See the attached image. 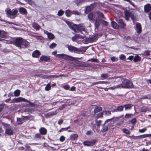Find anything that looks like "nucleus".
Here are the masks:
<instances>
[{
  "label": "nucleus",
  "mask_w": 151,
  "mask_h": 151,
  "mask_svg": "<svg viewBox=\"0 0 151 151\" xmlns=\"http://www.w3.org/2000/svg\"><path fill=\"white\" fill-rule=\"evenodd\" d=\"M32 27L36 30H38L40 28V26L36 23H33L32 24Z\"/></svg>",
  "instance_id": "nucleus-23"
},
{
  "label": "nucleus",
  "mask_w": 151,
  "mask_h": 151,
  "mask_svg": "<svg viewBox=\"0 0 151 151\" xmlns=\"http://www.w3.org/2000/svg\"><path fill=\"white\" fill-rule=\"evenodd\" d=\"M50 59V58L47 56L45 55H42L40 57V61L44 60L45 61H48Z\"/></svg>",
  "instance_id": "nucleus-21"
},
{
  "label": "nucleus",
  "mask_w": 151,
  "mask_h": 151,
  "mask_svg": "<svg viewBox=\"0 0 151 151\" xmlns=\"http://www.w3.org/2000/svg\"><path fill=\"white\" fill-rule=\"evenodd\" d=\"M132 106L133 105L132 104H128L125 105L124 106V107L125 108V110H127V109H130Z\"/></svg>",
  "instance_id": "nucleus-36"
},
{
  "label": "nucleus",
  "mask_w": 151,
  "mask_h": 151,
  "mask_svg": "<svg viewBox=\"0 0 151 151\" xmlns=\"http://www.w3.org/2000/svg\"><path fill=\"white\" fill-rule=\"evenodd\" d=\"M102 110V108L100 106H97L95 108L94 110V112L95 113H96L101 111Z\"/></svg>",
  "instance_id": "nucleus-33"
},
{
  "label": "nucleus",
  "mask_w": 151,
  "mask_h": 151,
  "mask_svg": "<svg viewBox=\"0 0 151 151\" xmlns=\"http://www.w3.org/2000/svg\"><path fill=\"white\" fill-rule=\"evenodd\" d=\"M22 43L21 45V48H24L27 47L29 45V42H27L26 40L23 39L22 40Z\"/></svg>",
  "instance_id": "nucleus-15"
},
{
  "label": "nucleus",
  "mask_w": 151,
  "mask_h": 151,
  "mask_svg": "<svg viewBox=\"0 0 151 151\" xmlns=\"http://www.w3.org/2000/svg\"><path fill=\"white\" fill-rule=\"evenodd\" d=\"M97 14L98 16V17L96 18L99 19L100 18H104V15L102 13L100 12H97Z\"/></svg>",
  "instance_id": "nucleus-34"
},
{
  "label": "nucleus",
  "mask_w": 151,
  "mask_h": 151,
  "mask_svg": "<svg viewBox=\"0 0 151 151\" xmlns=\"http://www.w3.org/2000/svg\"><path fill=\"white\" fill-rule=\"evenodd\" d=\"M123 78L122 76H114V78H113L112 79H114L115 80V82L118 83L120 81L122 82Z\"/></svg>",
  "instance_id": "nucleus-18"
},
{
  "label": "nucleus",
  "mask_w": 151,
  "mask_h": 151,
  "mask_svg": "<svg viewBox=\"0 0 151 151\" xmlns=\"http://www.w3.org/2000/svg\"><path fill=\"white\" fill-rule=\"evenodd\" d=\"M5 12L7 17L13 19L17 17L18 11L16 9L12 10L10 9L7 8L6 9Z\"/></svg>",
  "instance_id": "nucleus-3"
},
{
  "label": "nucleus",
  "mask_w": 151,
  "mask_h": 151,
  "mask_svg": "<svg viewBox=\"0 0 151 151\" xmlns=\"http://www.w3.org/2000/svg\"><path fill=\"white\" fill-rule=\"evenodd\" d=\"M6 33L4 31L0 30V37L4 38H6L7 37L5 35Z\"/></svg>",
  "instance_id": "nucleus-24"
},
{
  "label": "nucleus",
  "mask_w": 151,
  "mask_h": 151,
  "mask_svg": "<svg viewBox=\"0 0 151 151\" xmlns=\"http://www.w3.org/2000/svg\"><path fill=\"white\" fill-rule=\"evenodd\" d=\"M150 51H146L144 53V55L145 56H148L150 55Z\"/></svg>",
  "instance_id": "nucleus-62"
},
{
  "label": "nucleus",
  "mask_w": 151,
  "mask_h": 151,
  "mask_svg": "<svg viewBox=\"0 0 151 151\" xmlns=\"http://www.w3.org/2000/svg\"><path fill=\"white\" fill-rule=\"evenodd\" d=\"M66 47L68 48V50L70 52H73L76 53H80L81 52H85L83 50L82 48H77L71 45H67Z\"/></svg>",
  "instance_id": "nucleus-4"
},
{
  "label": "nucleus",
  "mask_w": 151,
  "mask_h": 151,
  "mask_svg": "<svg viewBox=\"0 0 151 151\" xmlns=\"http://www.w3.org/2000/svg\"><path fill=\"white\" fill-rule=\"evenodd\" d=\"M111 60L112 61L115 62L117 61L118 60V59L116 58L115 57L113 56L111 58Z\"/></svg>",
  "instance_id": "nucleus-60"
},
{
  "label": "nucleus",
  "mask_w": 151,
  "mask_h": 151,
  "mask_svg": "<svg viewBox=\"0 0 151 151\" xmlns=\"http://www.w3.org/2000/svg\"><path fill=\"white\" fill-rule=\"evenodd\" d=\"M125 19L127 20H128L129 17H130L132 19H133L134 17V14L129 10H125L124 12Z\"/></svg>",
  "instance_id": "nucleus-8"
},
{
  "label": "nucleus",
  "mask_w": 151,
  "mask_h": 151,
  "mask_svg": "<svg viewBox=\"0 0 151 151\" xmlns=\"http://www.w3.org/2000/svg\"><path fill=\"white\" fill-rule=\"evenodd\" d=\"M47 36L49 39L52 40L55 37L54 35L50 33Z\"/></svg>",
  "instance_id": "nucleus-40"
},
{
  "label": "nucleus",
  "mask_w": 151,
  "mask_h": 151,
  "mask_svg": "<svg viewBox=\"0 0 151 151\" xmlns=\"http://www.w3.org/2000/svg\"><path fill=\"white\" fill-rule=\"evenodd\" d=\"M56 44L54 42H53L49 45V47L50 48L52 49L56 46Z\"/></svg>",
  "instance_id": "nucleus-50"
},
{
  "label": "nucleus",
  "mask_w": 151,
  "mask_h": 151,
  "mask_svg": "<svg viewBox=\"0 0 151 151\" xmlns=\"http://www.w3.org/2000/svg\"><path fill=\"white\" fill-rule=\"evenodd\" d=\"M101 120H99V121H96V123L97 125L98 126H100L101 124Z\"/></svg>",
  "instance_id": "nucleus-61"
},
{
  "label": "nucleus",
  "mask_w": 151,
  "mask_h": 151,
  "mask_svg": "<svg viewBox=\"0 0 151 151\" xmlns=\"http://www.w3.org/2000/svg\"><path fill=\"white\" fill-rule=\"evenodd\" d=\"M119 58L120 60H122L125 59L126 58L125 56L123 54H121L119 56Z\"/></svg>",
  "instance_id": "nucleus-57"
},
{
  "label": "nucleus",
  "mask_w": 151,
  "mask_h": 151,
  "mask_svg": "<svg viewBox=\"0 0 151 151\" xmlns=\"http://www.w3.org/2000/svg\"><path fill=\"white\" fill-rule=\"evenodd\" d=\"M130 137L134 139H139V136H135L132 135V136Z\"/></svg>",
  "instance_id": "nucleus-56"
},
{
  "label": "nucleus",
  "mask_w": 151,
  "mask_h": 151,
  "mask_svg": "<svg viewBox=\"0 0 151 151\" xmlns=\"http://www.w3.org/2000/svg\"><path fill=\"white\" fill-rule=\"evenodd\" d=\"M57 56L60 58L69 60L71 61H75L76 60V58L63 54H58L57 55Z\"/></svg>",
  "instance_id": "nucleus-5"
},
{
  "label": "nucleus",
  "mask_w": 151,
  "mask_h": 151,
  "mask_svg": "<svg viewBox=\"0 0 151 151\" xmlns=\"http://www.w3.org/2000/svg\"><path fill=\"white\" fill-rule=\"evenodd\" d=\"M39 132L41 134L45 135L47 134V130L44 127H41L39 129Z\"/></svg>",
  "instance_id": "nucleus-17"
},
{
  "label": "nucleus",
  "mask_w": 151,
  "mask_h": 151,
  "mask_svg": "<svg viewBox=\"0 0 151 151\" xmlns=\"http://www.w3.org/2000/svg\"><path fill=\"white\" fill-rule=\"evenodd\" d=\"M64 13V12L62 10H60L59 11L58 13V15L59 16H61Z\"/></svg>",
  "instance_id": "nucleus-51"
},
{
  "label": "nucleus",
  "mask_w": 151,
  "mask_h": 151,
  "mask_svg": "<svg viewBox=\"0 0 151 151\" xmlns=\"http://www.w3.org/2000/svg\"><path fill=\"white\" fill-rule=\"evenodd\" d=\"M120 118V117H113L111 119H107L105 122L104 124H106L107 123L109 122L108 124V126L110 127H112L114 126V122L112 121V120L115 118L116 119L119 120Z\"/></svg>",
  "instance_id": "nucleus-7"
},
{
  "label": "nucleus",
  "mask_w": 151,
  "mask_h": 151,
  "mask_svg": "<svg viewBox=\"0 0 151 151\" xmlns=\"http://www.w3.org/2000/svg\"><path fill=\"white\" fill-rule=\"evenodd\" d=\"M36 76H38L40 77H41L42 78H55V75H50L49 76L47 77V76L45 75H36Z\"/></svg>",
  "instance_id": "nucleus-25"
},
{
  "label": "nucleus",
  "mask_w": 151,
  "mask_h": 151,
  "mask_svg": "<svg viewBox=\"0 0 151 151\" xmlns=\"http://www.w3.org/2000/svg\"><path fill=\"white\" fill-rule=\"evenodd\" d=\"M123 121H122L119 123H118L116 124V127H119L121 126L123 124Z\"/></svg>",
  "instance_id": "nucleus-52"
},
{
  "label": "nucleus",
  "mask_w": 151,
  "mask_h": 151,
  "mask_svg": "<svg viewBox=\"0 0 151 151\" xmlns=\"http://www.w3.org/2000/svg\"><path fill=\"white\" fill-rule=\"evenodd\" d=\"M105 124H104L102 125V128L101 131L102 132H104L106 131L108 129V127L107 126L105 125Z\"/></svg>",
  "instance_id": "nucleus-29"
},
{
  "label": "nucleus",
  "mask_w": 151,
  "mask_h": 151,
  "mask_svg": "<svg viewBox=\"0 0 151 151\" xmlns=\"http://www.w3.org/2000/svg\"><path fill=\"white\" fill-rule=\"evenodd\" d=\"M23 39L19 37L17 38L15 41V44L17 47L21 48V45L22 43Z\"/></svg>",
  "instance_id": "nucleus-9"
},
{
  "label": "nucleus",
  "mask_w": 151,
  "mask_h": 151,
  "mask_svg": "<svg viewBox=\"0 0 151 151\" xmlns=\"http://www.w3.org/2000/svg\"><path fill=\"white\" fill-rule=\"evenodd\" d=\"M141 59V58L138 55L135 56L134 58L133 61L134 62L139 61Z\"/></svg>",
  "instance_id": "nucleus-32"
},
{
  "label": "nucleus",
  "mask_w": 151,
  "mask_h": 151,
  "mask_svg": "<svg viewBox=\"0 0 151 151\" xmlns=\"http://www.w3.org/2000/svg\"><path fill=\"white\" fill-rule=\"evenodd\" d=\"M118 23L120 27L122 28H124L125 26V24L124 23L122 19H119L118 21Z\"/></svg>",
  "instance_id": "nucleus-22"
},
{
  "label": "nucleus",
  "mask_w": 151,
  "mask_h": 151,
  "mask_svg": "<svg viewBox=\"0 0 151 151\" xmlns=\"http://www.w3.org/2000/svg\"><path fill=\"white\" fill-rule=\"evenodd\" d=\"M101 19L99 18H96L95 22V27L96 28H98L100 24L101 23Z\"/></svg>",
  "instance_id": "nucleus-19"
},
{
  "label": "nucleus",
  "mask_w": 151,
  "mask_h": 151,
  "mask_svg": "<svg viewBox=\"0 0 151 151\" xmlns=\"http://www.w3.org/2000/svg\"><path fill=\"white\" fill-rule=\"evenodd\" d=\"M110 82H107V81H98L97 82H94L93 83V85H96L99 84H109Z\"/></svg>",
  "instance_id": "nucleus-30"
},
{
  "label": "nucleus",
  "mask_w": 151,
  "mask_h": 151,
  "mask_svg": "<svg viewBox=\"0 0 151 151\" xmlns=\"http://www.w3.org/2000/svg\"><path fill=\"white\" fill-rule=\"evenodd\" d=\"M117 88H120L119 85L116 86H113L109 88V89H111L112 90H113Z\"/></svg>",
  "instance_id": "nucleus-44"
},
{
  "label": "nucleus",
  "mask_w": 151,
  "mask_h": 151,
  "mask_svg": "<svg viewBox=\"0 0 151 151\" xmlns=\"http://www.w3.org/2000/svg\"><path fill=\"white\" fill-rule=\"evenodd\" d=\"M120 88H129L133 87L132 82L128 79L123 78L122 83L119 84Z\"/></svg>",
  "instance_id": "nucleus-2"
},
{
  "label": "nucleus",
  "mask_w": 151,
  "mask_h": 151,
  "mask_svg": "<svg viewBox=\"0 0 151 151\" xmlns=\"http://www.w3.org/2000/svg\"><path fill=\"white\" fill-rule=\"evenodd\" d=\"M78 137V135L77 134H73L70 136V139L72 140H75Z\"/></svg>",
  "instance_id": "nucleus-26"
},
{
  "label": "nucleus",
  "mask_w": 151,
  "mask_h": 151,
  "mask_svg": "<svg viewBox=\"0 0 151 151\" xmlns=\"http://www.w3.org/2000/svg\"><path fill=\"white\" fill-rule=\"evenodd\" d=\"M151 98V96L149 95H147L146 96H144L142 97L141 99H150Z\"/></svg>",
  "instance_id": "nucleus-53"
},
{
  "label": "nucleus",
  "mask_w": 151,
  "mask_h": 151,
  "mask_svg": "<svg viewBox=\"0 0 151 151\" xmlns=\"http://www.w3.org/2000/svg\"><path fill=\"white\" fill-rule=\"evenodd\" d=\"M51 89V85L50 83H48L45 87V90L46 91H48L50 90Z\"/></svg>",
  "instance_id": "nucleus-41"
},
{
  "label": "nucleus",
  "mask_w": 151,
  "mask_h": 151,
  "mask_svg": "<svg viewBox=\"0 0 151 151\" xmlns=\"http://www.w3.org/2000/svg\"><path fill=\"white\" fill-rule=\"evenodd\" d=\"M65 22L67 24L69 27L74 32H78V31H79L83 35H86L87 34V32L85 30L84 27L81 25H77L67 21H66Z\"/></svg>",
  "instance_id": "nucleus-1"
},
{
  "label": "nucleus",
  "mask_w": 151,
  "mask_h": 151,
  "mask_svg": "<svg viewBox=\"0 0 151 151\" xmlns=\"http://www.w3.org/2000/svg\"><path fill=\"white\" fill-rule=\"evenodd\" d=\"M127 39L128 40H131L134 41L135 42H136L137 40V37H135L134 36H133L132 37L128 36L127 37Z\"/></svg>",
  "instance_id": "nucleus-39"
},
{
  "label": "nucleus",
  "mask_w": 151,
  "mask_h": 151,
  "mask_svg": "<svg viewBox=\"0 0 151 151\" xmlns=\"http://www.w3.org/2000/svg\"><path fill=\"white\" fill-rule=\"evenodd\" d=\"M147 130V129L145 128H144L142 129H139V132L140 133H143Z\"/></svg>",
  "instance_id": "nucleus-55"
},
{
  "label": "nucleus",
  "mask_w": 151,
  "mask_h": 151,
  "mask_svg": "<svg viewBox=\"0 0 151 151\" xmlns=\"http://www.w3.org/2000/svg\"><path fill=\"white\" fill-rule=\"evenodd\" d=\"M23 122L22 121V119L20 118H17V124H21Z\"/></svg>",
  "instance_id": "nucleus-45"
},
{
  "label": "nucleus",
  "mask_w": 151,
  "mask_h": 151,
  "mask_svg": "<svg viewBox=\"0 0 151 151\" xmlns=\"http://www.w3.org/2000/svg\"><path fill=\"white\" fill-rule=\"evenodd\" d=\"M40 55V53L38 50L34 51L32 54V56L34 58H38Z\"/></svg>",
  "instance_id": "nucleus-16"
},
{
  "label": "nucleus",
  "mask_w": 151,
  "mask_h": 151,
  "mask_svg": "<svg viewBox=\"0 0 151 151\" xmlns=\"http://www.w3.org/2000/svg\"><path fill=\"white\" fill-rule=\"evenodd\" d=\"M19 12L22 14H25L27 13L26 10L23 7H20L19 9Z\"/></svg>",
  "instance_id": "nucleus-27"
},
{
  "label": "nucleus",
  "mask_w": 151,
  "mask_h": 151,
  "mask_svg": "<svg viewBox=\"0 0 151 151\" xmlns=\"http://www.w3.org/2000/svg\"><path fill=\"white\" fill-rule=\"evenodd\" d=\"M13 101L16 103L19 102L21 101L25 102L27 101V99L24 98L19 97L18 98L14 99H13Z\"/></svg>",
  "instance_id": "nucleus-12"
},
{
  "label": "nucleus",
  "mask_w": 151,
  "mask_h": 151,
  "mask_svg": "<svg viewBox=\"0 0 151 151\" xmlns=\"http://www.w3.org/2000/svg\"><path fill=\"white\" fill-rule=\"evenodd\" d=\"M148 111H149V109L146 107H142L140 109V111L142 112H145Z\"/></svg>",
  "instance_id": "nucleus-35"
},
{
  "label": "nucleus",
  "mask_w": 151,
  "mask_h": 151,
  "mask_svg": "<svg viewBox=\"0 0 151 151\" xmlns=\"http://www.w3.org/2000/svg\"><path fill=\"white\" fill-rule=\"evenodd\" d=\"M103 114L105 116H109L111 115V112L110 111H103Z\"/></svg>",
  "instance_id": "nucleus-43"
},
{
  "label": "nucleus",
  "mask_w": 151,
  "mask_h": 151,
  "mask_svg": "<svg viewBox=\"0 0 151 151\" xmlns=\"http://www.w3.org/2000/svg\"><path fill=\"white\" fill-rule=\"evenodd\" d=\"M3 125L5 129V133L8 135L12 134L13 131L10 127V124L3 123Z\"/></svg>",
  "instance_id": "nucleus-6"
},
{
  "label": "nucleus",
  "mask_w": 151,
  "mask_h": 151,
  "mask_svg": "<svg viewBox=\"0 0 151 151\" xmlns=\"http://www.w3.org/2000/svg\"><path fill=\"white\" fill-rule=\"evenodd\" d=\"M85 38L84 36H82L80 35H76L72 38L73 41H75L76 40L79 39H83Z\"/></svg>",
  "instance_id": "nucleus-14"
},
{
  "label": "nucleus",
  "mask_w": 151,
  "mask_h": 151,
  "mask_svg": "<svg viewBox=\"0 0 151 151\" xmlns=\"http://www.w3.org/2000/svg\"><path fill=\"white\" fill-rule=\"evenodd\" d=\"M88 18L90 20H91L93 18V14L92 13H90L88 15Z\"/></svg>",
  "instance_id": "nucleus-58"
},
{
  "label": "nucleus",
  "mask_w": 151,
  "mask_h": 151,
  "mask_svg": "<svg viewBox=\"0 0 151 151\" xmlns=\"http://www.w3.org/2000/svg\"><path fill=\"white\" fill-rule=\"evenodd\" d=\"M35 137L37 138H40L41 137V134L40 133H37L35 134Z\"/></svg>",
  "instance_id": "nucleus-64"
},
{
  "label": "nucleus",
  "mask_w": 151,
  "mask_h": 151,
  "mask_svg": "<svg viewBox=\"0 0 151 151\" xmlns=\"http://www.w3.org/2000/svg\"><path fill=\"white\" fill-rule=\"evenodd\" d=\"M101 23L102 24L104 25H107L108 24V22L106 21L103 20L102 19H101Z\"/></svg>",
  "instance_id": "nucleus-54"
},
{
  "label": "nucleus",
  "mask_w": 151,
  "mask_h": 151,
  "mask_svg": "<svg viewBox=\"0 0 151 151\" xmlns=\"http://www.w3.org/2000/svg\"><path fill=\"white\" fill-rule=\"evenodd\" d=\"M88 61H91L92 62H97L98 61V60L97 59L92 58L91 59L88 60Z\"/></svg>",
  "instance_id": "nucleus-59"
},
{
  "label": "nucleus",
  "mask_w": 151,
  "mask_h": 151,
  "mask_svg": "<svg viewBox=\"0 0 151 151\" xmlns=\"http://www.w3.org/2000/svg\"><path fill=\"white\" fill-rule=\"evenodd\" d=\"M109 77V75L107 73H102L101 75V78L102 80L109 79V78H108Z\"/></svg>",
  "instance_id": "nucleus-20"
},
{
  "label": "nucleus",
  "mask_w": 151,
  "mask_h": 151,
  "mask_svg": "<svg viewBox=\"0 0 151 151\" xmlns=\"http://www.w3.org/2000/svg\"><path fill=\"white\" fill-rule=\"evenodd\" d=\"M122 131L123 133L127 134H130L129 131L127 129L124 128L123 129H122Z\"/></svg>",
  "instance_id": "nucleus-48"
},
{
  "label": "nucleus",
  "mask_w": 151,
  "mask_h": 151,
  "mask_svg": "<svg viewBox=\"0 0 151 151\" xmlns=\"http://www.w3.org/2000/svg\"><path fill=\"white\" fill-rule=\"evenodd\" d=\"M135 30L137 33H140L142 31V27L140 23L136 22L135 23Z\"/></svg>",
  "instance_id": "nucleus-11"
},
{
  "label": "nucleus",
  "mask_w": 151,
  "mask_h": 151,
  "mask_svg": "<svg viewBox=\"0 0 151 151\" xmlns=\"http://www.w3.org/2000/svg\"><path fill=\"white\" fill-rule=\"evenodd\" d=\"M72 14H75L76 15H79L80 14V13L78 11H72Z\"/></svg>",
  "instance_id": "nucleus-47"
},
{
  "label": "nucleus",
  "mask_w": 151,
  "mask_h": 151,
  "mask_svg": "<svg viewBox=\"0 0 151 151\" xmlns=\"http://www.w3.org/2000/svg\"><path fill=\"white\" fill-rule=\"evenodd\" d=\"M148 135H147V134H144L142 135H140L139 136H139V139H142V138H143L145 137H148Z\"/></svg>",
  "instance_id": "nucleus-49"
},
{
  "label": "nucleus",
  "mask_w": 151,
  "mask_h": 151,
  "mask_svg": "<svg viewBox=\"0 0 151 151\" xmlns=\"http://www.w3.org/2000/svg\"><path fill=\"white\" fill-rule=\"evenodd\" d=\"M65 14L67 17H70L72 14V11L69 10H66L65 11Z\"/></svg>",
  "instance_id": "nucleus-37"
},
{
  "label": "nucleus",
  "mask_w": 151,
  "mask_h": 151,
  "mask_svg": "<svg viewBox=\"0 0 151 151\" xmlns=\"http://www.w3.org/2000/svg\"><path fill=\"white\" fill-rule=\"evenodd\" d=\"M96 142V140L95 139L91 141H86L83 142V144L84 145L87 146H93L94 145Z\"/></svg>",
  "instance_id": "nucleus-10"
},
{
  "label": "nucleus",
  "mask_w": 151,
  "mask_h": 151,
  "mask_svg": "<svg viewBox=\"0 0 151 151\" xmlns=\"http://www.w3.org/2000/svg\"><path fill=\"white\" fill-rule=\"evenodd\" d=\"M25 102H27L28 103V104H26V106L29 107L30 106H35V104L32 103L31 102L27 100V101Z\"/></svg>",
  "instance_id": "nucleus-31"
},
{
  "label": "nucleus",
  "mask_w": 151,
  "mask_h": 151,
  "mask_svg": "<svg viewBox=\"0 0 151 151\" xmlns=\"http://www.w3.org/2000/svg\"><path fill=\"white\" fill-rule=\"evenodd\" d=\"M65 139V137L63 136H62L60 137L59 140L61 142H63Z\"/></svg>",
  "instance_id": "nucleus-63"
},
{
  "label": "nucleus",
  "mask_w": 151,
  "mask_h": 151,
  "mask_svg": "<svg viewBox=\"0 0 151 151\" xmlns=\"http://www.w3.org/2000/svg\"><path fill=\"white\" fill-rule=\"evenodd\" d=\"M111 25L113 27L114 29H118L119 28L118 25L115 22H111Z\"/></svg>",
  "instance_id": "nucleus-28"
},
{
  "label": "nucleus",
  "mask_w": 151,
  "mask_h": 151,
  "mask_svg": "<svg viewBox=\"0 0 151 151\" xmlns=\"http://www.w3.org/2000/svg\"><path fill=\"white\" fill-rule=\"evenodd\" d=\"M34 37L38 40H41L43 39V37L41 36L35 35Z\"/></svg>",
  "instance_id": "nucleus-46"
},
{
  "label": "nucleus",
  "mask_w": 151,
  "mask_h": 151,
  "mask_svg": "<svg viewBox=\"0 0 151 151\" xmlns=\"http://www.w3.org/2000/svg\"><path fill=\"white\" fill-rule=\"evenodd\" d=\"M124 106H118L116 109V110L118 111H121L123 110Z\"/></svg>",
  "instance_id": "nucleus-42"
},
{
  "label": "nucleus",
  "mask_w": 151,
  "mask_h": 151,
  "mask_svg": "<svg viewBox=\"0 0 151 151\" xmlns=\"http://www.w3.org/2000/svg\"><path fill=\"white\" fill-rule=\"evenodd\" d=\"M144 10L145 12H148L151 10V5L149 4L145 5L144 6Z\"/></svg>",
  "instance_id": "nucleus-13"
},
{
  "label": "nucleus",
  "mask_w": 151,
  "mask_h": 151,
  "mask_svg": "<svg viewBox=\"0 0 151 151\" xmlns=\"http://www.w3.org/2000/svg\"><path fill=\"white\" fill-rule=\"evenodd\" d=\"M20 91L19 90H17L14 92V96H18L20 95Z\"/></svg>",
  "instance_id": "nucleus-38"
}]
</instances>
